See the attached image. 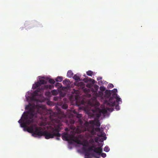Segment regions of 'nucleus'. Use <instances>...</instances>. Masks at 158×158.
Returning <instances> with one entry per match:
<instances>
[{"label": "nucleus", "instance_id": "35", "mask_svg": "<svg viewBox=\"0 0 158 158\" xmlns=\"http://www.w3.org/2000/svg\"><path fill=\"white\" fill-rule=\"evenodd\" d=\"M106 94H107L108 96H110V91L107 90L105 92Z\"/></svg>", "mask_w": 158, "mask_h": 158}, {"label": "nucleus", "instance_id": "10", "mask_svg": "<svg viewBox=\"0 0 158 158\" xmlns=\"http://www.w3.org/2000/svg\"><path fill=\"white\" fill-rule=\"evenodd\" d=\"M75 85L81 88H84V86H85V84L83 82H79L77 81L75 82Z\"/></svg>", "mask_w": 158, "mask_h": 158}, {"label": "nucleus", "instance_id": "8", "mask_svg": "<svg viewBox=\"0 0 158 158\" xmlns=\"http://www.w3.org/2000/svg\"><path fill=\"white\" fill-rule=\"evenodd\" d=\"M91 154L93 157L96 158H100V156H101L103 158H105L106 156V154L104 153L101 152L100 154L92 153Z\"/></svg>", "mask_w": 158, "mask_h": 158}, {"label": "nucleus", "instance_id": "22", "mask_svg": "<svg viewBox=\"0 0 158 158\" xmlns=\"http://www.w3.org/2000/svg\"><path fill=\"white\" fill-rule=\"evenodd\" d=\"M55 80L57 82H61L62 80V77L60 76H58Z\"/></svg>", "mask_w": 158, "mask_h": 158}, {"label": "nucleus", "instance_id": "6", "mask_svg": "<svg viewBox=\"0 0 158 158\" xmlns=\"http://www.w3.org/2000/svg\"><path fill=\"white\" fill-rule=\"evenodd\" d=\"M118 97L117 96V94L116 93H114L112 95V97H110L108 101L105 100V103L108 105L110 106H114L116 105V102L114 99Z\"/></svg>", "mask_w": 158, "mask_h": 158}, {"label": "nucleus", "instance_id": "36", "mask_svg": "<svg viewBox=\"0 0 158 158\" xmlns=\"http://www.w3.org/2000/svg\"><path fill=\"white\" fill-rule=\"evenodd\" d=\"M61 85V84L59 82H57L55 85V86H59L60 87Z\"/></svg>", "mask_w": 158, "mask_h": 158}, {"label": "nucleus", "instance_id": "44", "mask_svg": "<svg viewBox=\"0 0 158 158\" xmlns=\"http://www.w3.org/2000/svg\"><path fill=\"white\" fill-rule=\"evenodd\" d=\"M89 105H90L91 106H94V104L91 103H90V102H89Z\"/></svg>", "mask_w": 158, "mask_h": 158}, {"label": "nucleus", "instance_id": "45", "mask_svg": "<svg viewBox=\"0 0 158 158\" xmlns=\"http://www.w3.org/2000/svg\"><path fill=\"white\" fill-rule=\"evenodd\" d=\"M99 83H101V84H102L103 83V82H102V81H99Z\"/></svg>", "mask_w": 158, "mask_h": 158}, {"label": "nucleus", "instance_id": "37", "mask_svg": "<svg viewBox=\"0 0 158 158\" xmlns=\"http://www.w3.org/2000/svg\"><path fill=\"white\" fill-rule=\"evenodd\" d=\"M59 97H55L53 98V100L55 101H57L59 99Z\"/></svg>", "mask_w": 158, "mask_h": 158}, {"label": "nucleus", "instance_id": "33", "mask_svg": "<svg viewBox=\"0 0 158 158\" xmlns=\"http://www.w3.org/2000/svg\"><path fill=\"white\" fill-rule=\"evenodd\" d=\"M70 129L73 130H74L75 129V127L74 125H70Z\"/></svg>", "mask_w": 158, "mask_h": 158}, {"label": "nucleus", "instance_id": "32", "mask_svg": "<svg viewBox=\"0 0 158 158\" xmlns=\"http://www.w3.org/2000/svg\"><path fill=\"white\" fill-rule=\"evenodd\" d=\"M115 99H116V101L117 102H119L120 101L121 102V98H119V97Z\"/></svg>", "mask_w": 158, "mask_h": 158}, {"label": "nucleus", "instance_id": "16", "mask_svg": "<svg viewBox=\"0 0 158 158\" xmlns=\"http://www.w3.org/2000/svg\"><path fill=\"white\" fill-rule=\"evenodd\" d=\"M84 152H85V158H92L90 156L91 155L92 156V153L90 154L89 152L88 151H84Z\"/></svg>", "mask_w": 158, "mask_h": 158}, {"label": "nucleus", "instance_id": "12", "mask_svg": "<svg viewBox=\"0 0 158 158\" xmlns=\"http://www.w3.org/2000/svg\"><path fill=\"white\" fill-rule=\"evenodd\" d=\"M42 90H43L41 88H39L36 90H35L33 93V96L32 98V100H35V98H34V96H37L38 95H39V94H38V93L41 92L42 91Z\"/></svg>", "mask_w": 158, "mask_h": 158}, {"label": "nucleus", "instance_id": "28", "mask_svg": "<svg viewBox=\"0 0 158 158\" xmlns=\"http://www.w3.org/2000/svg\"><path fill=\"white\" fill-rule=\"evenodd\" d=\"M102 113L101 112L98 111V112L96 114V117L98 118H99L101 116Z\"/></svg>", "mask_w": 158, "mask_h": 158}, {"label": "nucleus", "instance_id": "1", "mask_svg": "<svg viewBox=\"0 0 158 158\" xmlns=\"http://www.w3.org/2000/svg\"><path fill=\"white\" fill-rule=\"evenodd\" d=\"M28 111L24 112L23 116V122L20 124L21 127H27V125H29L33 122V118H37V114H42L44 110L41 106L39 104H31L29 103L26 107Z\"/></svg>", "mask_w": 158, "mask_h": 158}, {"label": "nucleus", "instance_id": "41", "mask_svg": "<svg viewBox=\"0 0 158 158\" xmlns=\"http://www.w3.org/2000/svg\"><path fill=\"white\" fill-rule=\"evenodd\" d=\"M115 108L117 110H119V106L118 105H117L115 106Z\"/></svg>", "mask_w": 158, "mask_h": 158}, {"label": "nucleus", "instance_id": "25", "mask_svg": "<svg viewBox=\"0 0 158 158\" xmlns=\"http://www.w3.org/2000/svg\"><path fill=\"white\" fill-rule=\"evenodd\" d=\"M48 82H49V83L52 84H54L55 83V81L54 80L52 79H50L49 80H48Z\"/></svg>", "mask_w": 158, "mask_h": 158}, {"label": "nucleus", "instance_id": "48", "mask_svg": "<svg viewBox=\"0 0 158 158\" xmlns=\"http://www.w3.org/2000/svg\"><path fill=\"white\" fill-rule=\"evenodd\" d=\"M67 129V128H66V129H65V130H66Z\"/></svg>", "mask_w": 158, "mask_h": 158}, {"label": "nucleus", "instance_id": "43", "mask_svg": "<svg viewBox=\"0 0 158 158\" xmlns=\"http://www.w3.org/2000/svg\"><path fill=\"white\" fill-rule=\"evenodd\" d=\"M78 92H79L77 90H75V89L74 90V93H75L77 94L78 93Z\"/></svg>", "mask_w": 158, "mask_h": 158}, {"label": "nucleus", "instance_id": "38", "mask_svg": "<svg viewBox=\"0 0 158 158\" xmlns=\"http://www.w3.org/2000/svg\"><path fill=\"white\" fill-rule=\"evenodd\" d=\"M99 86L97 85H94V88L96 90H98V89Z\"/></svg>", "mask_w": 158, "mask_h": 158}, {"label": "nucleus", "instance_id": "34", "mask_svg": "<svg viewBox=\"0 0 158 158\" xmlns=\"http://www.w3.org/2000/svg\"><path fill=\"white\" fill-rule=\"evenodd\" d=\"M117 91V90L116 89H114L112 90V92L114 94H116Z\"/></svg>", "mask_w": 158, "mask_h": 158}, {"label": "nucleus", "instance_id": "30", "mask_svg": "<svg viewBox=\"0 0 158 158\" xmlns=\"http://www.w3.org/2000/svg\"><path fill=\"white\" fill-rule=\"evenodd\" d=\"M69 123L71 124H73L75 123V121L73 119H70L69 120Z\"/></svg>", "mask_w": 158, "mask_h": 158}, {"label": "nucleus", "instance_id": "3", "mask_svg": "<svg viewBox=\"0 0 158 158\" xmlns=\"http://www.w3.org/2000/svg\"><path fill=\"white\" fill-rule=\"evenodd\" d=\"M73 113L77 115L76 117L77 121L75 123V124L77 129L79 130V133H81V132L88 131L90 133L91 135H94L95 133V131L98 132L103 131L99 127L94 128L93 125H90L88 122H86L83 124V122L81 119V114H78L75 110L73 111Z\"/></svg>", "mask_w": 158, "mask_h": 158}, {"label": "nucleus", "instance_id": "17", "mask_svg": "<svg viewBox=\"0 0 158 158\" xmlns=\"http://www.w3.org/2000/svg\"><path fill=\"white\" fill-rule=\"evenodd\" d=\"M70 83V81L68 79H65L63 81V82H62V83H63V84L66 85H69Z\"/></svg>", "mask_w": 158, "mask_h": 158}, {"label": "nucleus", "instance_id": "7", "mask_svg": "<svg viewBox=\"0 0 158 158\" xmlns=\"http://www.w3.org/2000/svg\"><path fill=\"white\" fill-rule=\"evenodd\" d=\"M93 151L95 153L100 154L102 152V149L101 147L96 148L94 144H93L92 146L87 148L86 151L90 152Z\"/></svg>", "mask_w": 158, "mask_h": 158}, {"label": "nucleus", "instance_id": "39", "mask_svg": "<svg viewBox=\"0 0 158 158\" xmlns=\"http://www.w3.org/2000/svg\"><path fill=\"white\" fill-rule=\"evenodd\" d=\"M18 122L19 123H22V122L23 123V117H22V119H21L20 120H19L18 121Z\"/></svg>", "mask_w": 158, "mask_h": 158}, {"label": "nucleus", "instance_id": "31", "mask_svg": "<svg viewBox=\"0 0 158 158\" xmlns=\"http://www.w3.org/2000/svg\"><path fill=\"white\" fill-rule=\"evenodd\" d=\"M106 89L105 88L104 86H101L100 87V90L102 91L105 90Z\"/></svg>", "mask_w": 158, "mask_h": 158}, {"label": "nucleus", "instance_id": "24", "mask_svg": "<svg viewBox=\"0 0 158 158\" xmlns=\"http://www.w3.org/2000/svg\"><path fill=\"white\" fill-rule=\"evenodd\" d=\"M51 92L53 95H56L57 94V91L55 89L52 90Z\"/></svg>", "mask_w": 158, "mask_h": 158}, {"label": "nucleus", "instance_id": "20", "mask_svg": "<svg viewBox=\"0 0 158 158\" xmlns=\"http://www.w3.org/2000/svg\"><path fill=\"white\" fill-rule=\"evenodd\" d=\"M73 78H74L75 80L77 81L78 80H80V77L79 76L77 75V74H75Z\"/></svg>", "mask_w": 158, "mask_h": 158}, {"label": "nucleus", "instance_id": "26", "mask_svg": "<svg viewBox=\"0 0 158 158\" xmlns=\"http://www.w3.org/2000/svg\"><path fill=\"white\" fill-rule=\"evenodd\" d=\"M68 107V106L66 104H64L62 106V108L64 109H66Z\"/></svg>", "mask_w": 158, "mask_h": 158}, {"label": "nucleus", "instance_id": "46", "mask_svg": "<svg viewBox=\"0 0 158 158\" xmlns=\"http://www.w3.org/2000/svg\"><path fill=\"white\" fill-rule=\"evenodd\" d=\"M95 141L96 142H98V139H95Z\"/></svg>", "mask_w": 158, "mask_h": 158}, {"label": "nucleus", "instance_id": "15", "mask_svg": "<svg viewBox=\"0 0 158 158\" xmlns=\"http://www.w3.org/2000/svg\"><path fill=\"white\" fill-rule=\"evenodd\" d=\"M42 84H41L40 82H36L35 84H34L32 87V88L33 89H35L36 88L39 87L41 86Z\"/></svg>", "mask_w": 158, "mask_h": 158}, {"label": "nucleus", "instance_id": "27", "mask_svg": "<svg viewBox=\"0 0 158 158\" xmlns=\"http://www.w3.org/2000/svg\"><path fill=\"white\" fill-rule=\"evenodd\" d=\"M104 150L106 152H108L110 151V148L106 146L105 147V148H104Z\"/></svg>", "mask_w": 158, "mask_h": 158}, {"label": "nucleus", "instance_id": "2", "mask_svg": "<svg viewBox=\"0 0 158 158\" xmlns=\"http://www.w3.org/2000/svg\"><path fill=\"white\" fill-rule=\"evenodd\" d=\"M24 128V131H27L29 133L32 134V136L34 137H41L44 136L45 138L48 139L50 138H52L55 135H59V134L57 133H53L54 131L52 128H50L48 131H43L42 128L41 127H38L35 124H32L29 127H23Z\"/></svg>", "mask_w": 158, "mask_h": 158}, {"label": "nucleus", "instance_id": "23", "mask_svg": "<svg viewBox=\"0 0 158 158\" xmlns=\"http://www.w3.org/2000/svg\"><path fill=\"white\" fill-rule=\"evenodd\" d=\"M38 82H40L42 85L46 84L47 83V82L46 81L42 79L40 80L39 81H38Z\"/></svg>", "mask_w": 158, "mask_h": 158}, {"label": "nucleus", "instance_id": "14", "mask_svg": "<svg viewBox=\"0 0 158 158\" xmlns=\"http://www.w3.org/2000/svg\"><path fill=\"white\" fill-rule=\"evenodd\" d=\"M53 85H45L44 86L41 88L42 89V90H44V89H51L53 88Z\"/></svg>", "mask_w": 158, "mask_h": 158}, {"label": "nucleus", "instance_id": "11", "mask_svg": "<svg viewBox=\"0 0 158 158\" xmlns=\"http://www.w3.org/2000/svg\"><path fill=\"white\" fill-rule=\"evenodd\" d=\"M97 136L99 137H103L104 139L105 140L106 139V137H105L106 134L103 131H101L97 133Z\"/></svg>", "mask_w": 158, "mask_h": 158}, {"label": "nucleus", "instance_id": "18", "mask_svg": "<svg viewBox=\"0 0 158 158\" xmlns=\"http://www.w3.org/2000/svg\"><path fill=\"white\" fill-rule=\"evenodd\" d=\"M73 73L72 71L71 70H69L67 74V76L69 78L73 76Z\"/></svg>", "mask_w": 158, "mask_h": 158}, {"label": "nucleus", "instance_id": "47", "mask_svg": "<svg viewBox=\"0 0 158 158\" xmlns=\"http://www.w3.org/2000/svg\"><path fill=\"white\" fill-rule=\"evenodd\" d=\"M75 99H77V97H75Z\"/></svg>", "mask_w": 158, "mask_h": 158}, {"label": "nucleus", "instance_id": "13", "mask_svg": "<svg viewBox=\"0 0 158 158\" xmlns=\"http://www.w3.org/2000/svg\"><path fill=\"white\" fill-rule=\"evenodd\" d=\"M81 144H79L81 145H83V147L82 148V149H83L84 151H86L87 148H85V147H88L89 146V143L87 142H81Z\"/></svg>", "mask_w": 158, "mask_h": 158}, {"label": "nucleus", "instance_id": "40", "mask_svg": "<svg viewBox=\"0 0 158 158\" xmlns=\"http://www.w3.org/2000/svg\"><path fill=\"white\" fill-rule=\"evenodd\" d=\"M102 78V77H97V80L98 81L99 80H101Z\"/></svg>", "mask_w": 158, "mask_h": 158}, {"label": "nucleus", "instance_id": "9", "mask_svg": "<svg viewBox=\"0 0 158 158\" xmlns=\"http://www.w3.org/2000/svg\"><path fill=\"white\" fill-rule=\"evenodd\" d=\"M90 125H94L97 127H99L100 126V123L98 119L95 120L94 121L92 120L90 121H89Z\"/></svg>", "mask_w": 158, "mask_h": 158}, {"label": "nucleus", "instance_id": "4", "mask_svg": "<svg viewBox=\"0 0 158 158\" xmlns=\"http://www.w3.org/2000/svg\"><path fill=\"white\" fill-rule=\"evenodd\" d=\"M52 122L54 123V124L53 125H48V126L47 127V130H45V131H48V130L50 129V128H52L53 130H55L53 131V133H57V131H58V133L59 134V135H55L53 136L52 138H54V137H57L56 139L57 140H59L60 139V138L59 137L61 136V134L59 133V132L61 131V130L62 129V127H61L62 126V124L61 123V122L62 121V118H60L59 117H55L53 118L52 119ZM50 138L48 139H49ZM51 139V138H50Z\"/></svg>", "mask_w": 158, "mask_h": 158}, {"label": "nucleus", "instance_id": "21", "mask_svg": "<svg viewBox=\"0 0 158 158\" xmlns=\"http://www.w3.org/2000/svg\"><path fill=\"white\" fill-rule=\"evenodd\" d=\"M86 74L88 76H92V75H93V72L91 70H89L86 72Z\"/></svg>", "mask_w": 158, "mask_h": 158}, {"label": "nucleus", "instance_id": "29", "mask_svg": "<svg viewBox=\"0 0 158 158\" xmlns=\"http://www.w3.org/2000/svg\"><path fill=\"white\" fill-rule=\"evenodd\" d=\"M114 87V85H113L112 84H108V86H107V88L108 89H110L112 88H113Z\"/></svg>", "mask_w": 158, "mask_h": 158}, {"label": "nucleus", "instance_id": "5", "mask_svg": "<svg viewBox=\"0 0 158 158\" xmlns=\"http://www.w3.org/2000/svg\"><path fill=\"white\" fill-rule=\"evenodd\" d=\"M62 138L64 140L68 141L70 143H72V141H73L76 143L77 144H81V141L79 140L78 137L69 135L67 132L62 133Z\"/></svg>", "mask_w": 158, "mask_h": 158}, {"label": "nucleus", "instance_id": "42", "mask_svg": "<svg viewBox=\"0 0 158 158\" xmlns=\"http://www.w3.org/2000/svg\"><path fill=\"white\" fill-rule=\"evenodd\" d=\"M90 142L92 143V144H94V141L93 139H90Z\"/></svg>", "mask_w": 158, "mask_h": 158}, {"label": "nucleus", "instance_id": "19", "mask_svg": "<svg viewBox=\"0 0 158 158\" xmlns=\"http://www.w3.org/2000/svg\"><path fill=\"white\" fill-rule=\"evenodd\" d=\"M99 111L101 112L102 114H106L107 113V110L105 109H99Z\"/></svg>", "mask_w": 158, "mask_h": 158}]
</instances>
